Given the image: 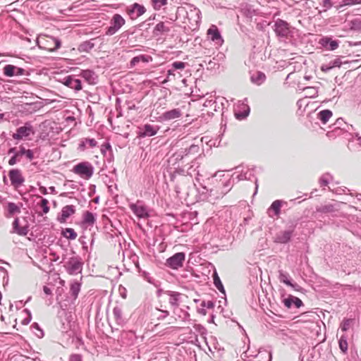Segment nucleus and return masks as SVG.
<instances>
[{
  "label": "nucleus",
  "instance_id": "f257e3e1",
  "mask_svg": "<svg viewBox=\"0 0 361 361\" xmlns=\"http://www.w3.org/2000/svg\"><path fill=\"white\" fill-rule=\"evenodd\" d=\"M224 177V174L222 171H217L207 179V185H209L210 187L211 200L223 197L232 189L233 183L231 179L223 178Z\"/></svg>",
  "mask_w": 361,
  "mask_h": 361
},
{
  "label": "nucleus",
  "instance_id": "f03ea898",
  "mask_svg": "<svg viewBox=\"0 0 361 361\" xmlns=\"http://www.w3.org/2000/svg\"><path fill=\"white\" fill-rule=\"evenodd\" d=\"M8 177L9 178L11 185L13 189L18 191L20 195H23L19 190V188L23 185L25 178L23 175L21 170L17 168L10 169L8 172Z\"/></svg>",
  "mask_w": 361,
  "mask_h": 361
},
{
  "label": "nucleus",
  "instance_id": "7ed1b4c3",
  "mask_svg": "<svg viewBox=\"0 0 361 361\" xmlns=\"http://www.w3.org/2000/svg\"><path fill=\"white\" fill-rule=\"evenodd\" d=\"M126 20L118 13H115L110 20V25L106 27L105 35L112 36L125 25Z\"/></svg>",
  "mask_w": 361,
  "mask_h": 361
},
{
  "label": "nucleus",
  "instance_id": "20e7f679",
  "mask_svg": "<svg viewBox=\"0 0 361 361\" xmlns=\"http://www.w3.org/2000/svg\"><path fill=\"white\" fill-rule=\"evenodd\" d=\"M129 207L138 219H147L149 217V208L140 200H137L135 203H130Z\"/></svg>",
  "mask_w": 361,
  "mask_h": 361
},
{
  "label": "nucleus",
  "instance_id": "39448f33",
  "mask_svg": "<svg viewBox=\"0 0 361 361\" xmlns=\"http://www.w3.org/2000/svg\"><path fill=\"white\" fill-rule=\"evenodd\" d=\"M291 27L285 20L277 19L274 21V32L279 37L288 38L291 34Z\"/></svg>",
  "mask_w": 361,
  "mask_h": 361
},
{
  "label": "nucleus",
  "instance_id": "423d86ee",
  "mask_svg": "<svg viewBox=\"0 0 361 361\" xmlns=\"http://www.w3.org/2000/svg\"><path fill=\"white\" fill-rule=\"evenodd\" d=\"M34 133L32 126L29 122H26L24 126L16 129V133L12 135L14 140H21L26 139L30 135Z\"/></svg>",
  "mask_w": 361,
  "mask_h": 361
},
{
  "label": "nucleus",
  "instance_id": "0eeeda50",
  "mask_svg": "<svg viewBox=\"0 0 361 361\" xmlns=\"http://www.w3.org/2000/svg\"><path fill=\"white\" fill-rule=\"evenodd\" d=\"M185 259L184 252H177L166 259V266L172 269H178L183 266Z\"/></svg>",
  "mask_w": 361,
  "mask_h": 361
},
{
  "label": "nucleus",
  "instance_id": "6e6552de",
  "mask_svg": "<svg viewBox=\"0 0 361 361\" xmlns=\"http://www.w3.org/2000/svg\"><path fill=\"white\" fill-rule=\"evenodd\" d=\"M65 267L68 274L75 275L81 273L82 268V262L81 259L78 257L70 258L68 262H66Z\"/></svg>",
  "mask_w": 361,
  "mask_h": 361
},
{
  "label": "nucleus",
  "instance_id": "1a4fd4ad",
  "mask_svg": "<svg viewBox=\"0 0 361 361\" xmlns=\"http://www.w3.org/2000/svg\"><path fill=\"white\" fill-rule=\"evenodd\" d=\"M199 151L200 147L198 145H191L188 148H181L178 149L173 154V157L175 158L176 161H180L190 154H197Z\"/></svg>",
  "mask_w": 361,
  "mask_h": 361
},
{
  "label": "nucleus",
  "instance_id": "9d476101",
  "mask_svg": "<svg viewBox=\"0 0 361 361\" xmlns=\"http://www.w3.org/2000/svg\"><path fill=\"white\" fill-rule=\"evenodd\" d=\"M73 172L88 180L90 178V164L87 161L80 162L73 167Z\"/></svg>",
  "mask_w": 361,
  "mask_h": 361
},
{
  "label": "nucleus",
  "instance_id": "9b49d317",
  "mask_svg": "<svg viewBox=\"0 0 361 361\" xmlns=\"http://www.w3.org/2000/svg\"><path fill=\"white\" fill-rule=\"evenodd\" d=\"M159 130L158 126L151 125L149 123L145 124L143 126L140 127L137 133L138 137H152L155 135Z\"/></svg>",
  "mask_w": 361,
  "mask_h": 361
},
{
  "label": "nucleus",
  "instance_id": "f8f14e48",
  "mask_svg": "<svg viewBox=\"0 0 361 361\" xmlns=\"http://www.w3.org/2000/svg\"><path fill=\"white\" fill-rule=\"evenodd\" d=\"M107 16L104 13L92 12V34L93 30L106 24Z\"/></svg>",
  "mask_w": 361,
  "mask_h": 361
},
{
  "label": "nucleus",
  "instance_id": "ddd939ff",
  "mask_svg": "<svg viewBox=\"0 0 361 361\" xmlns=\"http://www.w3.org/2000/svg\"><path fill=\"white\" fill-rule=\"evenodd\" d=\"M146 9L143 5L134 3L127 8V13L131 19H136L143 15Z\"/></svg>",
  "mask_w": 361,
  "mask_h": 361
},
{
  "label": "nucleus",
  "instance_id": "4468645a",
  "mask_svg": "<svg viewBox=\"0 0 361 361\" xmlns=\"http://www.w3.org/2000/svg\"><path fill=\"white\" fill-rule=\"evenodd\" d=\"M318 44L326 50L334 51L338 47L339 42L333 39L331 37H322L319 39Z\"/></svg>",
  "mask_w": 361,
  "mask_h": 361
},
{
  "label": "nucleus",
  "instance_id": "2eb2a0df",
  "mask_svg": "<svg viewBox=\"0 0 361 361\" xmlns=\"http://www.w3.org/2000/svg\"><path fill=\"white\" fill-rule=\"evenodd\" d=\"M187 66V63L183 61H174L170 66V68L167 71L166 78L164 82L169 81L171 80V77H176V73L174 71H183Z\"/></svg>",
  "mask_w": 361,
  "mask_h": 361
},
{
  "label": "nucleus",
  "instance_id": "dca6fc26",
  "mask_svg": "<svg viewBox=\"0 0 361 361\" xmlns=\"http://www.w3.org/2000/svg\"><path fill=\"white\" fill-rule=\"evenodd\" d=\"M62 83L68 87L74 89L77 91L82 89L81 80L79 78H76L75 75L66 76L63 79Z\"/></svg>",
  "mask_w": 361,
  "mask_h": 361
},
{
  "label": "nucleus",
  "instance_id": "f3484780",
  "mask_svg": "<svg viewBox=\"0 0 361 361\" xmlns=\"http://www.w3.org/2000/svg\"><path fill=\"white\" fill-rule=\"evenodd\" d=\"M209 37L215 42L216 44L221 46L224 43V39L221 32L216 25H212L207 30Z\"/></svg>",
  "mask_w": 361,
  "mask_h": 361
},
{
  "label": "nucleus",
  "instance_id": "a211bd4d",
  "mask_svg": "<svg viewBox=\"0 0 361 361\" xmlns=\"http://www.w3.org/2000/svg\"><path fill=\"white\" fill-rule=\"evenodd\" d=\"M75 209L73 205H66L61 209V214L58 215L57 220L63 224L66 223L67 219L75 213Z\"/></svg>",
  "mask_w": 361,
  "mask_h": 361
},
{
  "label": "nucleus",
  "instance_id": "6ab92c4d",
  "mask_svg": "<svg viewBox=\"0 0 361 361\" xmlns=\"http://www.w3.org/2000/svg\"><path fill=\"white\" fill-rule=\"evenodd\" d=\"M4 74L7 77H13L15 75H23L25 71L23 68L17 67L13 65H6L3 69Z\"/></svg>",
  "mask_w": 361,
  "mask_h": 361
},
{
  "label": "nucleus",
  "instance_id": "aec40b11",
  "mask_svg": "<svg viewBox=\"0 0 361 361\" xmlns=\"http://www.w3.org/2000/svg\"><path fill=\"white\" fill-rule=\"evenodd\" d=\"M282 302L287 308H290L293 306H295L296 308H300L303 305L302 301L299 298L291 295L283 298Z\"/></svg>",
  "mask_w": 361,
  "mask_h": 361
},
{
  "label": "nucleus",
  "instance_id": "412c9836",
  "mask_svg": "<svg viewBox=\"0 0 361 361\" xmlns=\"http://www.w3.org/2000/svg\"><path fill=\"white\" fill-rule=\"evenodd\" d=\"M294 228L280 232L276 236L275 242L281 244H286L288 243L293 235Z\"/></svg>",
  "mask_w": 361,
  "mask_h": 361
},
{
  "label": "nucleus",
  "instance_id": "4be33fe9",
  "mask_svg": "<svg viewBox=\"0 0 361 361\" xmlns=\"http://www.w3.org/2000/svg\"><path fill=\"white\" fill-rule=\"evenodd\" d=\"M181 116L182 113L179 109H173L163 113L161 118L163 121H171L179 118Z\"/></svg>",
  "mask_w": 361,
  "mask_h": 361
},
{
  "label": "nucleus",
  "instance_id": "5701e85b",
  "mask_svg": "<svg viewBox=\"0 0 361 361\" xmlns=\"http://www.w3.org/2000/svg\"><path fill=\"white\" fill-rule=\"evenodd\" d=\"M166 294L169 296V303L173 307H177L179 305L180 298L181 294L178 292L167 290Z\"/></svg>",
  "mask_w": 361,
  "mask_h": 361
},
{
  "label": "nucleus",
  "instance_id": "b1692460",
  "mask_svg": "<svg viewBox=\"0 0 361 361\" xmlns=\"http://www.w3.org/2000/svg\"><path fill=\"white\" fill-rule=\"evenodd\" d=\"M17 154L20 158L25 156L29 161H32L35 158L33 150L26 149L23 145L19 146Z\"/></svg>",
  "mask_w": 361,
  "mask_h": 361
},
{
  "label": "nucleus",
  "instance_id": "393cba45",
  "mask_svg": "<svg viewBox=\"0 0 361 361\" xmlns=\"http://www.w3.org/2000/svg\"><path fill=\"white\" fill-rule=\"evenodd\" d=\"M13 228L14 232L19 235H26L28 233V226H20V222L18 218H16L13 222Z\"/></svg>",
  "mask_w": 361,
  "mask_h": 361
},
{
  "label": "nucleus",
  "instance_id": "a878e982",
  "mask_svg": "<svg viewBox=\"0 0 361 361\" xmlns=\"http://www.w3.org/2000/svg\"><path fill=\"white\" fill-rule=\"evenodd\" d=\"M114 317L118 325L123 326L126 323V319L123 316V312L120 307H115L113 309Z\"/></svg>",
  "mask_w": 361,
  "mask_h": 361
},
{
  "label": "nucleus",
  "instance_id": "bb28decb",
  "mask_svg": "<svg viewBox=\"0 0 361 361\" xmlns=\"http://www.w3.org/2000/svg\"><path fill=\"white\" fill-rule=\"evenodd\" d=\"M333 114L329 109H324L317 113V118L323 123L326 124L331 118Z\"/></svg>",
  "mask_w": 361,
  "mask_h": 361
},
{
  "label": "nucleus",
  "instance_id": "cd10ccee",
  "mask_svg": "<svg viewBox=\"0 0 361 361\" xmlns=\"http://www.w3.org/2000/svg\"><path fill=\"white\" fill-rule=\"evenodd\" d=\"M250 79L252 82L260 85L265 81L266 75L264 73L257 71L252 75Z\"/></svg>",
  "mask_w": 361,
  "mask_h": 361
},
{
  "label": "nucleus",
  "instance_id": "c85d7f7f",
  "mask_svg": "<svg viewBox=\"0 0 361 361\" xmlns=\"http://www.w3.org/2000/svg\"><path fill=\"white\" fill-rule=\"evenodd\" d=\"M282 202L281 200H275L272 202L270 207L268 209V214L269 216H272L271 212H274L275 216H279L281 212Z\"/></svg>",
  "mask_w": 361,
  "mask_h": 361
},
{
  "label": "nucleus",
  "instance_id": "c756f323",
  "mask_svg": "<svg viewBox=\"0 0 361 361\" xmlns=\"http://www.w3.org/2000/svg\"><path fill=\"white\" fill-rule=\"evenodd\" d=\"M20 206H18L14 202H8L7 204V212H8V216H11L16 214H18L20 212V207L23 206V204H20Z\"/></svg>",
  "mask_w": 361,
  "mask_h": 361
},
{
  "label": "nucleus",
  "instance_id": "7c9ffc66",
  "mask_svg": "<svg viewBox=\"0 0 361 361\" xmlns=\"http://www.w3.org/2000/svg\"><path fill=\"white\" fill-rule=\"evenodd\" d=\"M213 281L215 287L219 290V292L226 295V290L216 271L213 274Z\"/></svg>",
  "mask_w": 361,
  "mask_h": 361
},
{
  "label": "nucleus",
  "instance_id": "2f4dec72",
  "mask_svg": "<svg viewBox=\"0 0 361 361\" xmlns=\"http://www.w3.org/2000/svg\"><path fill=\"white\" fill-rule=\"evenodd\" d=\"M241 11L244 16L249 18H252L257 14L256 10L254 9L253 7L249 4H246L245 6H244L242 8Z\"/></svg>",
  "mask_w": 361,
  "mask_h": 361
},
{
  "label": "nucleus",
  "instance_id": "473e14b6",
  "mask_svg": "<svg viewBox=\"0 0 361 361\" xmlns=\"http://www.w3.org/2000/svg\"><path fill=\"white\" fill-rule=\"evenodd\" d=\"M255 177V174L252 169H247L246 171H243L240 174L237 176L238 180H251Z\"/></svg>",
  "mask_w": 361,
  "mask_h": 361
},
{
  "label": "nucleus",
  "instance_id": "72a5a7b5",
  "mask_svg": "<svg viewBox=\"0 0 361 361\" xmlns=\"http://www.w3.org/2000/svg\"><path fill=\"white\" fill-rule=\"evenodd\" d=\"M209 185H206L200 183V188L198 189L199 193L202 197L203 200H211V196L209 194Z\"/></svg>",
  "mask_w": 361,
  "mask_h": 361
},
{
  "label": "nucleus",
  "instance_id": "f704fd0d",
  "mask_svg": "<svg viewBox=\"0 0 361 361\" xmlns=\"http://www.w3.org/2000/svg\"><path fill=\"white\" fill-rule=\"evenodd\" d=\"M36 197L37 198H40L41 199L40 202L38 203V205L42 209V214H47L49 212V209H50V207L49 206V201L47 199L41 197L39 195H36Z\"/></svg>",
  "mask_w": 361,
  "mask_h": 361
},
{
  "label": "nucleus",
  "instance_id": "c9c22d12",
  "mask_svg": "<svg viewBox=\"0 0 361 361\" xmlns=\"http://www.w3.org/2000/svg\"><path fill=\"white\" fill-rule=\"evenodd\" d=\"M279 279L281 283H283L287 286L292 285L289 274L283 271V270L279 271Z\"/></svg>",
  "mask_w": 361,
  "mask_h": 361
},
{
  "label": "nucleus",
  "instance_id": "e433bc0d",
  "mask_svg": "<svg viewBox=\"0 0 361 361\" xmlns=\"http://www.w3.org/2000/svg\"><path fill=\"white\" fill-rule=\"evenodd\" d=\"M62 235L69 240H74L77 237V233L73 228H66L62 231Z\"/></svg>",
  "mask_w": 361,
  "mask_h": 361
},
{
  "label": "nucleus",
  "instance_id": "4c0bfd02",
  "mask_svg": "<svg viewBox=\"0 0 361 361\" xmlns=\"http://www.w3.org/2000/svg\"><path fill=\"white\" fill-rule=\"evenodd\" d=\"M339 348L340 350L343 353H346L348 350V341H347V337L345 336H342L338 341Z\"/></svg>",
  "mask_w": 361,
  "mask_h": 361
},
{
  "label": "nucleus",
  "instance_id": "58836bf2",
  "mask_svg": "<svg viewBox=\"0 0 361 361\" xmlns=\"http://www.w3.org/2000/svg\"><path fill=\"white\" fill-rule=\"evenodd\" d=\"M332 179L333 176L329 173H326L320 177L319 184L321 186H326Z\"/></svg>",
  "mask_w": 361,
  "mask_h": 361
},
{
  "label": "nucleus",
  "instance_id": "ea45409f",
  "mask_svg": "<svg viewBox=\"0 0 361 361\" xmlns=\"http://www.w3.org/2000/svg\"><path fill=\"white\" fill-rule=\"evenodd\" d=\"M350 30L355 31H360L361 30V19L360 18H355L350 22Z\"/></svg>",
  "mask_w": 361,
  "mask_h": 361
},
{
  "label": "nucleus",
  "instance_id": "a19ab883",
  "mask_svg": "<svg viewBox=\"0 0 361 361\" xmlns=\"http://www.w3.org/2000/svg\"><path fill=\"white\" fill-rule=\"evenodd\" d=\"M169 31V27H167L164 22H160L157 23L154 27V32H156L164 33L168 32Z\"/></svg>",
  "mask_w": 361,
  "mask_h": 361
},
{
  "label": "nucleus",
  "instance_id": "79ce46f5",
  "mask_svg": "<svg viewBox=\"0 0 361 361\" xmlns=\"http://www.w3.org/2000/svg\"><path fill=\"white\" fill-rule=\"evenodd\" d=\"M31 329H32L33 331V333L38 337V338H42L44 336V331L43 330L40 328L39 325L37 323V322H34L32 325H31Z\"/></svg>",
  "mask_w": 361,
  "mask_h": 361
},
{
  "label": "nucleus",
  "instance_id": "37998d69",
  "mask_svg": "<svg viewBox=\"0 0 361 361\" xmlns=\"http://www.w3.org/2000/svg\"><path fill=\"white\" fill-rule=\"evenodd\" d=\"M361 4V0H343L341 4L336 6V9L338 10L345 6H353L355 4Z\"/></svg>",
  "mask_w": 361,
  "mask_h": 361
},
{
  "label": "nucleus",
  "instance_id": "c03bdc74",
  "mask_svg": "<svg viewBox=\"0 0 361 361\" xmlns=\"http://www.w3.org/2000/svg\"><path fill=\"white\" fill-rule=\"evenodd\" d=\"M250 113V108L248 106H245V109L240 112V111H235V116L238 120H243Z\"/></svg>",
  "mask_w": 361,
  "mask_h": 361
},
{
  "label": "nucleus",
  "instance_id": "a18cd8bd",
  "mask_svg": "<svg viewBox=\"0 0 361 361\" xmlns=\"http://www.w3.org/2000/svg\"><path fill=\"white\" fill-rule=\"evenodd\" d=\"M333 5L334 4L331 0H322V1L320 3V6L322 8V10L319 11V13L327 11L331 8H332Z\"/></svg>",
  "mask_w": 361,
  "mask_h": 361
},
{
  "label": "nucleus",
  "instance_id": "49530a36",
  "mask_svg": "<svg viewBox=\"0 0 361 361\" xmlns=\"http://www.w3.org/2000/svg\"><path fill=\"white\" fill-rule=\"evenodd\" d=\"M25 106L27 108H25L27 111H29L30 113L37 111L41 107L40 103H26Z\"/></svg>",
  "mask_w": 361,
  "mask_h": 361
},
{
  "label": "nucleus",
  "instance_id": "de8ad7c7",
  "mask_svg": "<svg viewBox=\"0 0 361 361\" xmlns=\"http://www.w3.org/2000/svg\"><path fill=\"white\" fill-rule=\"evenodd\" d=\"M353 319H344L341 324V329L343 331H347L350 324L353 322Z\"/></svg>",
  "mask_w": 361,
  "mask_h": 361
},
{
  "label": "nucleus",
  "instance_id": "09e8293b",
  "mask_svg": "<svg viewBox=\"0 0 361 361\" xmlns=\"http://www.w3.org/2000/svg\"><path fill=\"white\" fill-rule=\"evenodd\" d=\"M317 211L321 213H330L334 212V206L333 204H326L322 206Z\"/></svg>",
  "mask_w": 361,
  "mask_h": 361
},
{
  "label": "nucleus",
  "instance_id": "8fccbe9b",
  "mask_svg": "<svg viewBox=\"0 0 361 361\" xmlns=\"http://www.w3.org/2000/svg\"><path fill=\"white\" fill-rule=\"evenodd\" d=\"M152 4L155 10H159L167 4V0H152Z\"/></svg>",
  "mask_w": 361,
  "mask_h": 361
},
{
  "label": "nucleus",
  "instance_id": "3c124183",
  "mask_svg": "<svg viewBox=\"0 0 361 361\" xmlns=\"http://www.w3.org/2000/svg\"><path fill=\"white\" fill-rule=\"evenodd\" d=\"M82 224L85 228L90 225V211L87 210L85 212Z\"/></svg>",
  "mask_w": 361,
  "mask_h": 361
},
{
  "label": "nucleus",
  "instance_id": "603ef678",
  "mask_svg": "<svg viewBox=\"0 0 361 361\" xmlns=\"http://www.w3.org/2000/svg\"><path fill=\"white\" fill-rule=\"evenodd\" d=\"M23 312L26 314V317L22 320L21 324L23 325H27L32 319V314L28 309H24Z\"/></svg>",
  "mask_w": 361,
  "mask_h": 361
},
{
  "label": "nucleus",
  "instance_id": "864d4df0",
  "mask_svg": "<svg viewBox=\"0 0 361 361\" xmlns=\"http://www.w3.org/2000/svg\"><path fill=\"white\" fill-rule=\"evenodd\" d=\"M344 125H346L345 122L343 121L342 118H339L336 119V122L334 123V130H343L344 128L343 127Z\"/></svg>",
  "mask_w": 361,
  "mask_h": 361
},
{
  "label": "nucleus",
  "instance_id": "5fc2aeb1",
  "mask_svg": "<svg viewBox=\"0 0 361 361\" xmlns=\"http://www.w3.org/2000/svg\"><path fill=\"white\" fill-rule=\"evenodd\" d=\"M78 50L80 51H90V41L89 40H87L85 42H84L83 43L80 44L79 47H78Z\"/></svg>",
  "mask_w": 361,
  "mask_h": 361
},
{
  "label": "nucleus",
  "instance_id": "6e6d98bb",
  "mask_svg": "<svg viewBox=\"0 0 361 361\" xmlns=\"http://www.w3.org/2000/svg\"><path fill=\"white\" fill-rule=\"evenodd\" d=\"M100 152L104 155L105 156L106 155V152L108 151H111V145L107 142H104L102 145H101V147L99 149H98Z\"/></svg>",
  "mask_w": 361,
  "mask_h": 361
},
{
  "label": "nucleus",
  "instance_id": "4d7b16f0",
  "mask_svg": "<svg viewBox=\"0 0 361 361\" xmlns=\"http://www.w3.org/2000/svg\"><path fill=\"white\" fill-rule=\"evenodd\" d=\"M71 291L72 295L77 297L78 295V293L80 291V284L78 283L71 284Z\"/></svg>",
  "mask_w": 361,
  "mask_h": 361
},
{
  "label": "nucleus",
  "instance_id": "13d9d810",
  "mask_svg": "<svg viewBox=\"0 0 361 361\" xmlns=\"http://www.w3.org/2000/svg\"><path fill=\"white\" fill-rule=\"evenodd\" d=\"M20 161V159L18 157V154L15 153V154H13V156L11 157V158L8 159V164L9 166H14Z\"/></svg>",
  "mask_w": 361,
  "mask_h": 361
},
{
  "label": "nucleus",
  "instance_id": "bf43d9fd",
  "mask_svg": "<svg viewBox=\"0 0 361 361\" xmlns=\"http://www.w3.org/2000/svg\"><path fill=\"white\" fill-rule=\"evenodd\" d=\"M140 62L149 63L152 61V57L149 55L140 54L139 55Z\"/></svg>",
  "mask_w": 361,
  "mask_h": 361
},
{
  "label": "nucleus",
  "instance_id": "052dcab7",
  "mask_svg": "<svg viewBox=\"0 0 361 361\" xmlns=\"http://www.w3.org/2000/svg\"><path fill=\"white\" fill-rule=\"evenodd\" d=\"M86 144L90 145V138L87 137L85 140H82L79 144L78 149L81 151H83L85 149Z\"/></svg>",
  "mask_w": 361,
  "mask_h": 361
},
{
  "label": "nucleus",
  "instance_id": "680f3d73",
  "mask_svg": "<svg viewBox=\"0 0 361 361\" xmlns=\"http://www.w3.org/2000/svg\"><path fill=\"white\" fill-rule=\"evenodd\" d=\"M265 356L267 360L266 361H271V354L269 352L264 351V352H259L257 357H262Z\"/></svg>",
  "mask_w": 361,
  "mask_h": 361
},
{
  "label": "nucleus",
  "instance_id": "e2e57ef3",
  "mask_svg": "<svg viewBox=\"0 0 361 361\" xmlns=\"http://www.w3.org/2000/svg\"><path fill=\"white\" fill-rule=\"evenodd\" d=\"M201 306L203 307H206L208 309H212L214 307V304L212 300L208 301H202L201 302Z\"/></svg>",
  "mask_w": 361,
  "mask_h": 361
},
{
  "label": "nucleus",
  "instance_id": "0e129e2a",
  "mask_svg": "<svg viewBox=\"0 0 361 361\" xmlns=\"http://www.w3.org/2000/svg\"><path fill=\"white\" fill-rule=\"evenodd\" d=\"M54 42V47L51 49V51H56L59 49L61 46V42L59 39L53 37L52 38Z\"/></svg>",
  "mask_w": 361,
  "mask_h": 361
},
{
  "label": "nucleus",
  "instance_id": "69168bd1",
  "mask_svg": "<svg viewBox=\"0 0 361 361\" xmlns=\"http://www.w3.org/2000/svg\"><path fill=\"white\" fill-rule=\"evenodd\" d=\"M85 236H83V235L80 236V238H79V241H80V243H81V245L82 246V249L85 251L87 252V250H88V245H87V242H85Z\"/></svg>",
  "mask_w": 361,
  "mask_h": 361
},
{
  "label": "nucleus",
  "instance_id": "338daca9",
  "mask_svg": "<svg viewBox=\"0 0 361 361\" xmlns=\"http://www.w3.org/2000/svg\"><path fill=\"white\" fill-rule=\"evenodd\" d=\"M330 64L332 68L340 67L341 65V61L340 59L337 58V59L330 61Z\"/></svg>",
  "mask_w": 361,
  "mask_h": 361
},
{
  "label": "nucleus",
  "instance_id": "774afa93",
  "mask_svg": "<svg viewBox=\"0 0 361 361\" xmlns=\"http://www.w3.org/2000/svg\"><path fill=\"white\" fill-rule=\"evenodd\" d=\"M69 361H82V357L80 355L74 354L70 357Z\"/></svg>",
  "mask_w": 361,
  "mask_h": 361
}]
</instances>
